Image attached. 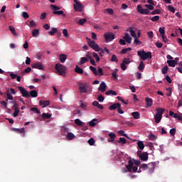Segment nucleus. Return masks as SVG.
<instances>
[{
  "label": "nucleus",
  "mask_w": 182,
  "mask_h": 182,
  "mask_svg": "<svg viewBox=\"0 0 182 182\" xmlns=\"http://www.w3.org/2000/svg\"><path fill=\"white\" fill-rule=\"evenodd\" d=\"M89 61V58H86V57H82L80 58V60L78 62V65L80 66L82 65H85V63H86V62Z\"/></svg>",
  "instance_id": "obj_21"
},
{
  "label": "nucleus",
  "mask_w": 182,
  "mask_h": 182,
  "mask_svg": "<svg viewBox=\"0 0 182 182\" xmlns=\"http://www.w3.org/2000/svg\"><path fill=\"white\" fill-rule=\"evenodd\" d=\"M169 133L171 136H174L176 134V128L171 129Z\"/></svg>",
  "instance_id": "obj_61"
},
{
  "label": "nucleus",
  "mask_w": 182,
  "mask_h": 182,
  "mask_svg": "<svg viewBox=\"0 0 182 182\" xmlns=\"http://www.w3.org/2000/svg\"><path fill=\"white\" fill-rule=\"evenodd\" d=\"M12 109L13 110H14V113L12 114L13 117H17V116L19 115V113H21V109H19V107Z\"/></svg>",
  "instance_id": "obj_23"
},
{
  "label": "nucleus",
  "mask_w": 182,
  "mask_h": 182,
  "mask_svg": "<svg viewBox=\"0 0 182 182\" xmlns=\"http://www.w3.org/2000/svg\"><path fill=\"white\" fill-rule=\"evenodd\" d=\"M105 95H107V96H109V95H112L113 96H117V92H116V91L114 90H109L106 92Z\"/></svg>",
  "instance_id": "obj_29"
},
{
  "label": "nucleus",
  "mask_w": 182,
  "mask_h": 182,
  "mask_svg": "<svg viewBox=\"0 0 182 182\" xmlns=\"http://www.w3.org/2000/svg\"><path fill=\"white\" fill-rule=\"evenodd\" d=\"M111 60L112 62H119V58H117V56L116 55H112Z\"/></svg>",
  "instance_id": "obj_57"
},
{
  "label": "nucleus",
  "mask_w": 182,
  "mask_h": 182,
  "mask_svg": "<svg viewBox=\"0 0 182 182\" xmlns=\"http://www.w3.org/2000/svg\"><path fill=\"white\" fill-rule=\"evenodd\" d=\"M79 105L80 109H82V110H86L87 107V102H84L83 101L80 100L79 102Z\"/></svg>",
  "instance_id": "obj_20"
},
{
  "label": "nucleus",
  "mask_w": 182,
  "mask_h": 182,
  "mask_svg": "<svg viewBox=\"0 0 182 182\" xmlns=\"http://www.w3.org/2000/svg\"><path fill=\"white\" fill-rule=\"evenodd\" d=\"M129 33H131V36H132V38H136L137 37V35L136 34V32H134L133 29L130 28Z\"/></svg>",
  "instance_id": "obj_56"
},
{
  "label": "nucleus",
  "mask_w": 182,
  "mask_h": 182,
  "mask_svg": "<svg viewBox=\"0 0 182 182\" xmlns=\"http://www.w3.org/2000/svg\"><path fill=\"white\" fill-rule=\"evenodd\" d=\"M173 93V90L171 87L166 88V96L170 97L171 96V94Z\"/></svg>",
  "instance_id": "obj_42"
},
{
  "label": "nucleus",
  "mask_w": 182,
  "mask_h": 182,
  "mask_svg": "<svg viewBox=\"0 0 182 182\" xmlns=\"http://www.w3.org/2000/svg\"><path fill=\"white\" fill-rule=\"evenodd\" d=\"M119 107H122V105L120 103H114V105H112L109 106V110H116V109H119Z\"/></svg>",
  "instance_id": "obj_19"
},
{
  "label": "nucleus",
  "mask_w": 182,
  "mask_h": 182,
  "mask_svg": "<svg viewBox=\"0 0 182 182\" xmlns=\"http://www.w3.org/2000/svg\"><path fill=\"white\" fill-rule=\"evenodd\" d=\"M122 63L125 65H129L130 63V58H124V60H122Z\"/></svg>",
  "instance_id": "obj_53"
},
{
  "label": "nucleus",
  "mask_w": 182,
  "mask_h": 182,
  "mask_svg": "<svg viewBox=\"0 0 182 182\" xmlns=\"http://www.w3.org/2000/svg\"><path fill=\"white\" fill-rule=\"evenodd\" d=\"M32 35L33 38H38V36H39V30L36 28L33 29L32 31Z\"/></svg>",
  "instance_id": "obj_31"
},
{
  "label": "nucleus",
  "mask_w": 182,
  "mask_h": 182,
  "mask_svg": "<svg viewBox=\"0 0 182 182\" xmlns=\"http://www.w3.org/2000/svg\"><path fill=\"white\" fill-rule=\"evenodd\" d=\"M148 137L150 140H156V139H157V136L153 134H149Z\"/></svg>",
  "instance_id": "obj_60"
},
{
  "label": "nucleus",
  "mask_w": 182,
  "mask_h": 182,
  "mask_svg": "<svg viewBox=\"0 0 182 182\" xmlns=\"http://www.w3.org/2000/svg\"><path fill=\"white\" fill-rule=\"evenodd\" d=\"M14 132H17V133H25V128H21V129H14Z\"/></svg>",
  "instance_id": "obj_51"
},
{
  "label": "nucleus",
  "mask_w": 182,
  "mask_h": 182,
  "mask_svg": "<svg viewBox=\"0 0 182 182\" xmlns=\"http://www.w3.org/2000/svg\"><path fill=\"white\" fill-rule=\"evenodd\" d=\"M97 122H98V119L95 118L92 120H91L90 122H89V125L91 127H95V126H96V124H97Z\"/></svg>",
  "instance_id": "obj_25"
},
{
  "label": "nucleus",
  "mask_w": 182,
  "mask_h": 182,
  "mask_svg": "<svg viewBox=\"0 0 182 182\" xmlns=\"http://www.w3.org/2000/svg\"><path fill=\"white\" fill-rule=\"evenodd\" d=\"M137 11L139 14H141V15H149V14H150V11L147 9H143L141 5L137 6Z\"/></svg>",
  "instance_id": "obj_9"
},
{
  "label": "nucleus",
  "mask_w": 182,
  "mask_h": 182,
  "mask_svg": "<svg viewBox=\"0 0 182 182\" xmlns=\"http://www.w3.org/2000/svg\"><path fill=\"white\" fill-rule=\"evenodd\" d=\"M140 160L141 161H147L149 160V154L147 152H144L141 156H139Z\"/></svg>",
  "instance_id": "obj_15"
},
{
  "label": "nucleus",
  "mask_w": 182,
  "mask_h": 182,
  "mask_svg": "<svg viewBox=\"0 0 182 182\" xmlns=\"http://www.w3.org/2000/svg\"><path fill=\"white\" fill-rule=\"evenodd\" d=\"M144 6L146 8V9H148V11H153V9H154V6H153L151 4H145Z\"/></svg>",
  "instance_id": "obj_47"
},
{
  "label": "nucleus",
  "mask_w": 182,
  "mask_h": 182,
  "mask_svg": "<svg viewBox=\"0 0 182 182\" xmlns=\"http://www.w3.org/2000/svg\"><path fill=\"white\" fill-rule=\"evenodd\" d=\"M137 144H138V147L140 150L144 149V144L143 143V141H138Z\"/></svg>",
  "instance_id": "obj_36"
},
{
  "label": "nucleus",
  "mask_w": 182,
  "mask_h": 182,
  "mask_svg": "<svg viewBox=\"0 0 182 182\" xmlns=\"http://www.w3.org/2000/svg\"><path fill=\"white\" fill-rule=\"evenodd\" d=\"M118 134L120 136H124V137H126L127 139H129V135H127V134H124V131L123 130H120L118 132Z\"/></svg>",
  "instance_id": "obj_46"
},
{
  "label": "nucleus",
  "mask_w": 182,
  "mask_h": 182,
  "mask_svg": "<svg viewBox=\"0 0 182 182\" xmlns=\"http://www.w3.org/2000/svg\"><path fill=\"white\" fill-rule=\"evenodd\" d=\"M93 57L96 59V62L100 61V58L99 57V55L96 53H92Z\"/></svg>",
  "instance_id": "obj_52"
},
{
  "label": "nucleus",
  "mask_w": 182,
  "mask_h": 182,
  "mask_svg": "<svg viewBox=\"0 0 182 182\" xmlns=\"http://www.w3.org/2000/svg\"><path fill=\"white\" fill-rule=\"evenodd\" d=\"M169 116L173 117L174 119H177L178 120L182 121V114L174 113L173 111L169 112Z\"/></svg>",
  "instance_id": "obj_12"
},
{
  "label": "nucleus",
  "mask_w": 182,
  "mask_h": 182,
  "mask_svg": "<svg viewBox=\"0 0 182 182\" xmlns=\"http://www.w3.org/2000/svg\"><path fill=\"white\" fill-rule=\"evenodd\" d=\"M40 106H43V107H46V106H49L50 105V101L49 100H40L39 101Z\"/></svg>",
  "instance_id": "obj_17"
},
{
  "label": "nucleus",
  "mask_w": 182,
  "mask_h": 182,
  "mask_svg": "<svg viewBox=\"0 0 182 182\" xmlns=\"http://www.w3.org/2000/svg\"><path fill=\"white\" fill-rule=\"evenodd\" d=\"M86 22H87V19H86V18H82L78 21L79 25H85V23H86Z\"/></svg>",
  "instance_id": "obj_48"
},
{
  "label": "nucleus",
  "mask_w": 182,
  "mask_h": 182,
  "mask_svg": "<svg viewBox=\"0 0 182 182\" xmlns=\"http://www.w3.org/2000/svg\"><path fill=\"white\" fill-rule=\"evenodd\" d=\"M42 117L43 119H50V117H52V114L49 113H43Z\"/></svg>",
  "instance_id": "obj_38"
},
{
  "label": "nucleus",
  "mask_w": 182,
  "mask_h": 182,
  "mask_svg": "<svg viewBox=\"0 0 182 182\" xmlns=\"http://www.w3.org/2000/svg\"><path fill=\"white\" fill-rule=\"evenodd\" d=\"M9 31H11V33H13V35L14 36H18V33H16V31L15 30V27H14L12 26H9Z\"/></svg>",
  "instance_id": "obj_28"
},
{
  "label": "nucleus",
  "mask_w": 182,
  "mask_h": 182,
  "mask_svg": "<svg viewBox=\"0 0 182 182\" xmlns=\"http://www.w3.org/2000/svg\"><path fill=\"white\" fill-rule=\"evenodd\" d=\"M107 87V85H106V82H102L100 85V87H98V90L102 91V93H105L106 92V88Z\"/></svg>",
  "instance_id": "obj_14"
},
{
  "label": "nucleus",
  "mask_w": 182,
  "mask_h": 182,
  "mask_svg": "<svg viewBox=\"0 0 182 182\" xmlns=\"http://www.w3.org/2000/svg\"><path fill=\"white\" fill-rule=\"evenodd\" d=\"M86 39L90 48H92V49H93V50L95 52H100V47L97 43H96L95 41H92V39L89 38L88 37H86Z\"/></svg>",
  "instance_id": "obj_4"
},
{
  "label": "nucleus",
  "mask_w": 182,
  "mask_h": 182,
  "mask_svg": "<svg viewBox=\"0 0 182 182\" xmlns=\"http://www.w3.org/2000/svg\"><path fill=\"white\" fill-rule=\"evenodd\" d=\"M75 73L79 75H83V69L80 68L79 65H76L75 68Z\"/></svg>",
  "instance_id": "obj_24"
},
{
  "label": "nucleus",
  "mask_w": 182,
  "mask_h": 182,
  "mask_svg": "<svg viewBox=\"0 0 182 182\" xmlns=\"http://www.w3.org/2000/svg\"><path fill=\"white\" fill-rule=\"evenodd\" d=\"M160 35L162 38V41L164 43H168V38L167 36H166V31L164 30V27L160 28Z\"/></svg>",
  "instance_id": "obj_6"
},
{
  "label": "nucleus",
  "mask_w": 182,
  "mask_h": 182,
  "mask_svg": "<svg viewBox=\"0 0 182 182\" xmlns=\"http://www.w3.org/2000/svg\"><path fill=\"white\" fill-rule=\"evenodd\" d=\"M168 11H170V12H172L173 14H174V12H176V9H174L173 7V6H168Z\"/></svg>",
  "instance_id": "obj_62"
},
{
  "label": "nucleus",
  "mask_w": 182,
  "mask_h": 182,
  "mask_svg": "<svg viewBox=\"0 0 182 182\" xmlns=\"http://www.w3.org/2000/svg\"><path fill=\"white\" fill-rule=\"evenodd\" d=\"M120 66L121 69H122L123 70H126V69H127V66H126V64H124V63H122Z\"/></svg>",
  "instance_id": "obj_64"
},
{
  "label": "nucleus",
  "mask_w": 182,
  "mask_h": 182,
  "mask_svg": "<svg viewBox=\"0 0 182 182\" xmlns=\"http://www.w3.org/2000/svg\"><path fill=\"white\" fill-rule=\"evenodd\" d=\"M124 41L127 43H132V37L130 36V34H129V33H125V35L124 36Z\"/></svg>",
  "instance_id": "obj_18"
},
{
  "label": "nucleus",
  "mask_w": 182,
  "mask_h": 182,
  "mask_svg": "<svg viewBox=\"0 0 182 182\" xmlns=\"http://www.w3.org/2000/svg\"><path fill=\"white\" fill-rule=\"evenodd\" d=\"M129 161L132 162V166L133 164H135L136 166H139L141 164V162H140V161L136 160L134 159H130Z\"/></svg>",
  "instance_id": "obj_27"
},
{
  "label": "nucleus",
  "mask_w": 182,
  "mask_h": 182,
  "mask_svg": "<svg viewBox=\"0 0 182 182\" xmlns=\"http://www.w3.org/2000/svg\"><path fill=\"white\" fill-rule=\"evenodd\" d=\"M153 105V100L151 98H146V107H151Z\"/></svg>",
  "instance_id": "obj_26"
},
{
  "label": "nucleus",
  "mask_w": 182,
  "mask_h": 182,
  "mask_svg": "<svg viewBox=\"0 0 182 182\" xmlns=\"http://www.w3.org/2000/svg\"><path fill=\"white\" fill-rule=\"evenodd\" d=\"M58 33V28H52L51 31H48V33L51 36H53L55 33Z\"/></svg>",
  "instance_id": "obj_34"
},
{
  "label": "nucleus",
  "mask_w": 182,
  "mask_h": 182,
  "mask_svg": "<svg viewBox=\"0 0 182 182\" xmlns=\"http://www.w3.org/2000/svg\"><path fill=\"white\" fill-rule=\"evenodd\" d=\"M138 56L141 59V60H147V59H151V52L144 51V50H139L137 52Z\"/></svg>",
  "instance_id": "obj_3"
},
{
  "label": "nucleus",
  "mask_w": 182,
  "mask_h": 182,
  "mask_svg": "<svg viewBox=\"0 0 182 182\" xmlns=\"http://www.w3.org/2000/svg\"><path fill=\"white\" fill-rule=\"evenodd\" d=\"M117 143H122V144H126L127 143V139L124 137H120L119 140L117 141Z\"/></svg>",
  "instance_id": "obj_35"
},
{
  "label": "nucleus",
  "mask_w": 182,
  "mask_h": 182,
  "mask_svg": "<svg viewBox=\"0 0 182 182\" xmlns=\"http://www.w3.org/2000/svg\"><path fill=\"white\" fill-rule=\"evenodd\" d=\"M166 59V63H168V66H170L171 68H176V65L177 64L175 61L173 60V57L171 55H167Z\"/></svg>",
  "instance_id": "obj_7"
},
{
  "label": "nucleus",
  "mask_w": 182,
  "mask_h": 182,
  "mask_svg": "<svg viewBox=\"0 0 182 182\" xmlns=\"http://www.w3.org/2000/svg\"><path fill=\"white\" fill-rule=\"evenodd\" d=\"M66 59H68V55L65 54H60L59 60L61 63H65V62H66Z\"/></svg>",
  "instance_id": "obj_22"
},
{
  "label": "nucleus",
  "mask_w": 182,
  "mask_h": 182,
  "mask_svg": "<svg viewBox=\"0 0 182 182\" xmlns=\"http://www.w3.org/2000/svg\"><path fill=\"white\" fill-rule=\"evenodd\" d=\"M31 112H33L34 113H37V114H41V110L38 109L36 107H32L31 108Z\"/></svg>",
  "instance_id": "obj_49"
},
{
  "label": "nucleus",
  "mask_w": 182,
  "mask_h": 182,
  "mask_svg": "<svg viewBox=\"0 0 182 182\" xmlns=\"http://www.w3.org/2000/svg\"><path fill=\"white\" fill-rule=\"evenodd\" d=\"M95 139L93 138H90L88 140V144H90V146H93L95 144Z\"/></svg>",
  "instance_id": "obj_58"
},
{
  "label": "nucleus",
  "mask_w": 182,
  "mask_h": 182,
  "mask_svg": "<svg viewBox=\"0 0 182 182\" xmlns=\"http://www.w3.org/2000/svg\"><path fill=\"white\" fill-rule=\"evenodd\" d=\"M155 122L160 123V108H156V114L154 116Z\"/></svg>",
  "instance_id": "obj_16"
},
{
  "label": "nucleus",
  "mask_w": 182,
  "mask_h": 182,
  "mask_svg": "<svg viewBox=\"0 0 182 182\" xmlns=\"http://www.w3.org/2000/svg\"><path fill=\"white\" fill-rule=\"evenodd\" d=\"M167 72H168V66L165 65V66L162 68V73H163V75H167Z\"/></svg>",
  "instance_id": "obj_45"
},
{
  "label": "nucleus",
  "mask_w": 182,
  "mask_h": 182,
  "mask_svg": "<svg viewBox=\"0 0 182 182\" xmlns=\"http://www.w3.org/2000/svg\"><path fill=\"white\" fill-rule=\"evenodd\" d=\"M6 97L9 100H14V97L9 93V90L7 91Z\"/></svg>",
  "instance_id": "obj_54"
},
{
  "label": "nucleus",
  "mask_w": 182,
  "mask_h": 182,
  "mask_svg": "<svg viewBox=\"0 0 182 182\" xmlns=\"http://www.w3.org/2000/svg\"><path fill=\"white\" fill-rule=\"evenodd\" d=\"M75 4H74V9L77 12H80L83 8V5L79 2L77 0H74Z\"/></svg>",
  "instance_id": "obj_8"
},
{
  "label": "nucleus",
  "mask_w": 182,
  "mask_h": 182,
  "mask_svg": "<svg viewBox=\"0 0 182 182\" xmlns=\"http://www.w3.org/2000/svg\"><path fill=\"white\" fill-rule=\"evenodd\" d=\"M97 100L102 103L105 101V97H103L102 95H100L97 97Z\"/></svg>",
  "instance_id": "obj_55"
},
{
  "label": "nucleus",
  "mask_w": 182,
  "mask_h": 182,
  "mask_svg": "<svg viewBox=\"0 0 182 182\" xmlns=\"http://www.w3.org/2000/svg\"><path fill=\"white\" fill-rule=\"evenodd\" d=\"M144 63H143V61H141L139 63V65L138 67L139 70H140L141 72H142V70H144Z\"/></svg>",
  "instance_id": "obj_37"
},
{
  "label": "nucleus",
  "mask_w": 182,
  "mask_h": 182,
  "mask_svg": "<svg viewBox=\"0 0 182 182\" xmlns=\"http://www.w3.org/2000/svg\"><path fill=\"white\" fill-rule=\"evenodd\" d=\"M87 84H83L80 82L79 84V90L80 91V93H87Z\"/></svg>",
  "instance_id": "obj_10"
},
{
  "label": "nucleus",
  "mask_w": 182,
  "mask_h": 182,
  "mask_svg": "<svg viewBox=\"0 0 182 182\" xmlns=\"http://www.w3.org/2000/svg\"><path fill=\"white\" fill-rule=\"evenodd\" d=\"M97 75L99 76H103V69L102 68H98V73Z\"/></svg>",
  "instance_id": "obj_63"
},
{
  "label": "nucleus",
  "mask_w": 182,
  "mask_h": 182,
  "mask_svg": "<svg viewBox=\"0 0 182 182\" xmlns=\"http://www.w3.org/2000/svg\"><path fill=\"white\" fill-rule=\"evenodd\" d=\"M141 168H142V170H147L148 168H150L151 170H154V164H153V163L149 164H142L141 166Z\"/></svg>",
  "instance_id": "obj_13"
},
{
  "label": "nucleus",
  "mask_w": 182,
  "mask_h": 182,
  "mask_svg": "<svg viewBox=\"0 0 182 182\" xmlns=\"http://www.w3.org/2000/svg\"><path fill=\"white\" fill-rule=\"evenodd\" d=\"M55 69L57 70V73H58L60 76H66L67 68L65 65L60 63H57L55 65Z\"/></svg>",
  "instance_id": "obj_2"
},
{
  "label": "nucleus",
  "mask_w": 182,
  "mask_h": 182,
  "mask_svg": "<svg viewBox=\"0 0 182 182\" xmlns=\"http://www.w3.org/2000/svg\"><path fill=\"white\" fill-rule=\"evenodd\" d=\"M118 100H120V102H122L124 105H129V100L123 99L122 97H117Z\"/></svg>",
  "instance_id": "obj_41"
},
{
  "label": "nucleus",
  "mask_w": 182,
  "mask_h": 182,
  "mask_svg": "<svg viewBox=\"0 0 182 182\" xmlns=\"http://www.w3.org/2000/svg\"><path fill=\"white\" fill-rule=\"evenodd\" d=\"M129 164L126 166L127 169L129 173H132V168H133V164L132 163V161H128Z\"/></svg>",
  "instance_id": "obj_30"
},
{
  "label": "nucleus",
  "mask_w": 182,
  "mask_h": 182,
  "mask_svg": "<svg viewBox=\"0 0 182 182\" xmlns=\"http://www.w3.org/2000/svg\"><path fill=\"white\" fill-rule=\"evenodd\" d=\"M53 14H54V15H63V16H65V14H64V12H63V11H53Z\"/></svg>",
  "instance_id": "obj_44"
},
{
  "label": "nucleus",
  "mask_w": 182,
  "mask_h": 182,
  "mask_svg": "<svg viewBox=\"0 0 182 182\" xmlns=\"http://www.w3.org/2000/svg\"><path fill=\"white\" fill-rule=\"evenodd\" d=\"M104 38L105 40V42H112L115 38V36L113 34V33L107 32L104 34Z\"/></svg>",
  "instance_id": "obj_5"
},
{
  "label": "nucleus",
  "mask_w": 182,
  "mask_h": 182,
  "mask_svg": "<svg viewBox=\"0 0 182 182\" xmlns=\"http://www.w3.org/2000/svg\"><path fill=\"white\" fill-rule=\"evenodd\" d=\"M159 19H160V16H154L151 18V21H152V22H156V21H159Z\"/></svg>",
  "instance_id": "obj_59"
},
{
  "label": "nucleus",
  "mask_w": 182,
  "mask_h": 182,
  "mask_svg": "<svg viewBox=\"0 0 182 182\" xmlns=\"http://www.w3.org/2000/svg\"><path fill=\"white\" fill-rule=\"evenodd\" d=\"M17 89L19 90L23 97H25L26 99H29V97H38V92L36 90H31L29 93V92H28L23 87L18 86L17 87Z\"/></svg>",
  "instance_id": "obj_1"
},
{
  "label": "nucleus",
  "mask_w": 182,
  "mask_h": 182,
  "mask_svg": "<svg viewBox=\"0 0 182 182\" xmlns=\"http://www.w3.org/2000/svg\"><path fill=\"white\" fill-rule=\"evenodd\" d=\"M75 124H77V126H80V127L85 126V124L83 123V122H81L80 119H76L75 120Z\"/></svg>",
  "instance_id": "obj_33"
},
{
  "label": "nucleus",
  "mask_w": 182,
  "mask_h": 182,
  "mask_svg": "<svg viewBox=\"0 0 182 182\" xmlns=\"http://www.w3.org/2000/svg\"><path fill=\"white\" fill-rule=\"evenodd\" d=\"M90 69L91 71H92V73L95 75L97 76V70L96 69V68L90 65Z\"/></svg>",
  "instance_id": "obj_40"
},
{
  "label": "nucleus",
  "mask_w": 182,
  "mask_h": 182,
  "mask_svg": "<svg viewBox=\"0 0 182 182\" xmlns=\"http://www.w3.org/2000/svg\"><path fill=\"white\" fill-rule=\"evenodd\" d=\"M67 139L69 140H73V139H75V134H73L72 132H68L67 134Z\"/></svg>",
  "instance_id": "obj_39"
},
{
  "label": "nucleus",
  "mask_w": 182,
  "mask_h": 182,
  "mask_svg": "<svg viewBox=\"0 0 182 182\" xmlns=\"http://www.w3.org/2000/svg\"><path fill=\"white\" fill-rule=\"evenodd\" d=\"M50 7L52 8V9L53 10V12L54 11H58L60 9V7L56 6V5H54V4H51L50 5Z\"/></svg>",
  "instance_id": "obj_43"
},
{
  "label": "nucleus",
  "mask_w": 182,
  "mask_h": 182,
  "mask_svg": "<svg viewBox=\"0 0 182 182\" xmlns=\"http://www.w3.org/2000/svg\"><path fill=\"white\" fill-rule=\"evenodd\" d=\"M10 103H12V105H14L12 107V109H16L19 107V105L18 104V102H16V101H11L10 102Z\"/></svg>",
  "instance_id": "obj_50"
},
{
  "label": "nucleus",
  "mask_w": 182,
  "mask_h": 182,
  "mask_svg": "<svg viewBox=\"0 0 182 182\" xmlns=\"http://www.w3.org/2000/svg\"><path fill=\"white\" fill-rule=\"evenodd\" d=\"M132 116H133L134 119H140V113L139 112H132Z\"/></svg>",
  "instance_id": "obj_32"
},
{
  "label": "nucleus",
  "mask_w": 182,
  "mask_h": 182,
  "mask_svg": "<svg viewBox=\"0 0 182 182\" xmlns=\"http://www.w3.org/2000/svg\"><path fill=\"white\" fill-rule=\"evenodd\" d=\"M33 69H38V70H44L45 66L42 64V63H35L34 64L31 65Z\"/></svg>",
  "instance_id": "obj_11"
}]
</instances>
